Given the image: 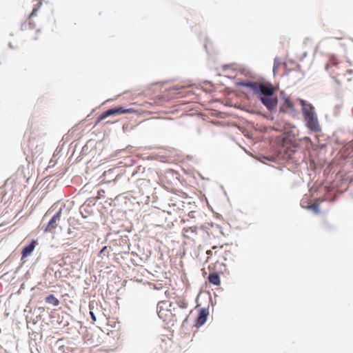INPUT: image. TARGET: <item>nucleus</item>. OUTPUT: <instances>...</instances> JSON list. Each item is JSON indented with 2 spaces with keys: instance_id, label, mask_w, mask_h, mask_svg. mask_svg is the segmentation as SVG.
Wrapping results in <instances>:
<instances>
[{
  "instance_id": "1",
  "label": "nucleus",
  "mask_w": 353,
  "mask_h": 353,
  "mask_svg": "<svg viewBox=\"0 0 353 353\" xmlns=\"http://www.w3.org/2000/svg\"><path fill=\"white\" fill-rule=\"evenodd\" d=\"M252 92L260 102L270 112L276 110L279 99L273 85L268 81H255Z\"/></svg>"
},
{
  "instance_id": "2",
  "label": "nucleus",
  "mask_w": 353,
  "mask_h": 353,
  "mask_svg": "<svg viewBox=\"0 0 353 353\" xmlns=\"http://www.w3.org/2000/svg\"><path fill=\"white\" fill-rule=\"evenodd\" d=\"M299 100L301 105L302 114L306 127L312 132H321V128L313 105L305 100L301 99H299Z\"/></svg>"
},
{
  "instance_id": "3",
  "label": "nucleus",
  "mask_w": 353,
  "mask_h": 353,
  "mask_svg": "<svg viewBox=\"0 0 353 353\" xmlns=\"http://www.w3.org/2000/svg\"><path fill=\"white\" fill-rule=\"evenodd\" d=\"M132 112V109L125 108L122 106H118L113 108H110L105 110L102 114L99 117V121L103 120L105 118L115 114H128Z\"/></svg>"
},
{
  "instance_id": "4",
  "label": "nucleus",
  "mask_w": 353,
  "mask_h": 353,
  "mask_svg": "<svg viewBox=\"0 0 353 353\" xmlns=\"http://www.w3.org/2000/svg\"><path fill=\"white\" fill-rule=\"evenodd\" d=\"M62 210L60 209L57 212H56L52 217L49 221L48 223L44 228L45 232H52V230H55L57 223V221L60 220L61 214Z\"/></svg>"
},
{
  "instance_id": "5",
  "label": "nucleus",
  "mask_w": 353,
  "mask_h": 353,
  "mask_svg": "<svg viewBox=\"0 0 353 353\" xmlns=\"http://www.w3.org/2000/svg\"><path fill=\"white\" fill-rule=\"evenodd\" d=\"M208 315L209 312L208 309L201 308L196 319V326L201 327L206 322Z\"/></svg>"
},
{
  "instance_id": "6",
  "label": "nucleus",
  "mask_w": 353,
  "mask_h": 353,
  "mask_svg": "<svg viewBox=\"0 0 353 353\" xmlns=\"http://www.w3.org/2000/svg\"><path fill=\"white\" fill-rule=\"evenodd\" d=\"M37 242L36 240H32L30 243L25 246L21 252V260L30 256L35 249Z\"/></svg>"
},
{
  "instance_id": "7",
  "label": "nucleus",
  "mask_w": 353,
  "mask_h": 353,
  "mask_svg": "<svg viewBox=\"0 0 353 353\" xmlns=\"http://www.w3.org/2000/svg\"><path fill=\"white\" fill-rule=\"evenodd\" d=\"M208 281L214 285H219L221 283L220 276L217 272H212L208 275Z\"/></svg>"
},
{
  "instance_id": "8",
  "label": "nucleus",
  "mask_w": 353,
  "mask_h": 353,
  "mask_svg": "<svg viewBox=\"0 0 353 353\" xmlns=\"http://www.w3.org/2000/svg\"><path fill=\"white\" fill-rule=\"evenodd\" d=\"M46 302L48 304L52 305L53 306H57L59 304V301L54 296V294H49L46 298Z\"/></svg>"
},
{
  "instance_id": "9",
  "label": "nucleus",
  "mask_w": 353,
  "mask_h": 353,
  "mask_svg": "<svg viewBox=\"0 0 353 353\" xmlns=\"http://www.w3.org/2000/svg\"><path fill=\"white\" fill-rule=\"evenodd\" d=\"M254 83H255V81H241L237 82L236 85H239V86L248 88H250L252 91V89H253L254 85Z\"/></svg>"
},
{
  "instance_id": "10",
  "label": "nucleus",
  "mask_w": 353,
  "mask_h": 353,
  "mask_svg": "<svg viewBox=\"0 0 353 353\" xmlns=\"http://www.w3.org/2000/svg\"><path fill=\"white\" fill-rule=\"evenodd\" d=\"M65 316L66 317V319H64V315L62 316L61 320L60 319V316H59L58 322L60 325H63V327L68 326L70 325V322L68 321V319L70 318V316L68 314H65Z\"/></svg>"
},
{
  "instance_id": "11",
  "label": "nucleus",
  "mask_w": 353,
  "mask_h": 353,
  "mask_svg": "<svg viewBox=\"0 0 353 353\" xmlns=\"http://www.w3.org/2000/svg\"><path fill=\"white\" fill-rule=\"evenodd\" d=\"M282 63V60L281 58L276 57L274 59V65H273V72L274 74H276L277 69Z\"/></svg>"
},
{
  "instance_id": "12",
  "label": "nucleus",
  "mask_w": 353,
  "mask_h": 353,
  "mask_svg": "<svg viewBox=\"0 0 353 353\" xmlns=\"http://www.w3.org/2000/svg\"><path fill=\"white\" fill-rule=\"evenodd\" d=\"M284 98V101H285V106L289 108V109H291L292 110H294V104L292 103V101H290V99L289 98H286V97H283Z\"/></svg>"
},
{
  "instance_id": "13",
  "label": "nucleus",
  "mask_w": 353,
  "mask_h": 353,
  "mask_svg": "<svg viewBox=\"0 0 353 353\" xmlns=\"http://www.w3.org/2000/svg\"><path fill=\"white\" fill-rule=\"evenodd\" d=\"M308 208L312 210L315 214H319L320 212L319 203H315L313 205L308 206Z\"/></svg>"
},
{
  "instance_id": "14",
  "label": "nucleus",
  "mask_w": 353,
  "mask_h": 353,
  "mask_svg": "<svg viewBox=\"0 0 353 353\" xmlns=\"http://www.w3.org/2000/svg\"><path fill=\"white\" fill-rule=\"evenodd\" d=\"M90 315L93 321H97V316H96L95 314L94 313V312L90 311Z\"/></svg>"
},
{
  "instance_id": "15",
  "label": "nucleus",
  "mask_w": 353,
  "mask_h": 353,
  "mask_svg": "<svg viewBox=\"0 0 353 353\" xmlns=\"http://www.w3.org/2000/svg\"><path fill=\"white\" fill-rule=\"evenodd\" d=\"M341 107H342L341 104L336 105L334 107V112H336V111H339L340 109L341 108Z\"/></svg>"
},
{
  "instance_id": "16",
  "label": "nucleus",
  "mask_w": 353,
  "mask_h": 353,
  "mask_svg": "<svg viewBox=\"0 0 353 353\" xmlns=\"http://www.w3.org/2000/svg\"><path fill=\"white\" fill-rule=\"evenodd\" d=\"M36 13H37V12H35V10H32L31 14H30V17L35 16L37 14Z\"/></svg>"
},
{
  "instance_id": "17",
  "label": "nucleus",
  "mask_w": 353,
  "mask_h": 353,
  "mask_svg": "<svg viewBox=\"0 0 353 353\" xmlns=\"http://www.w3.org/2000/svg\"><path fill=\"white\" fill-rule=\"evenodd\" d=\"M107 249V247L106 246H104L101 250L100 251V253H103V252H105V250Z\"/></svg>"
},
{
  "instance_id": "18",
  "label": "nucleus",
  "mask_w": 353,
  "mask_h": 353,
  "mask_svg": "<svg viewBox=\"0 0 353 353\" xmlns=\"http://www.w3.org/2000/svg\"><path fill=\"white\" fill-rule=\"evenodd\" d=\"M206 253H207L208 255H212V252L211 250H208L206 252Z\"/></svg>"
},
{
  "instance_id": "19",
  "label": "nucleus",
  "mask_w": 353,
  "mask_h": 353,
  "mask_svg": "<svg viewBox=\"0 0 353 353\" xmlns=\"http://www.w3.org/2000/svg\"><path fill=\"white\" fill-rule=\"evenodd\" d=\"M39 9V6L34 8V9H33V10H35V12H37V10H38Z\"/></svg>"
},
{
  "instance_id": "20",
  "label": "nucleus",
  "mask_w": 353,
  "mask_h": 353,
  "mask_svg": "<svg viewBox=\"0 0 353 353\" xmlns=\"http://www.w3.org/2000/svg\"><path fill=\"white\" fill-rule=\"evenodd\" d=\"M280 110H281V112H285L284 107H283V106H281V107Z\"/></svg>"
},
{
  "instance_id": "21",
  "label": "nucleus",
  "mask_w": 353,
  "mask_h": 353,
  "mask_svg": "<svg viewBox=\"0 0 353 353\" xmlns=\"http://www.w3.org/2000/svg\"><path fill=\"white\" fill-rule=\"evenodd\" d=\"M71 232H72V231H71V229H70V228H68V234H71Z\"/></svg>"
},
{
  "instance_id": "22",
  "label": "nucleus",
  "mask_w": 353,
  "mask_h": 353,
  "mask_svg": "<svg viewBox=\"0 0 353 353\" xmlns=\"http://www.w3.org/2000/svg\"><path fill=\"white\" fill-rule=\"evenodd\" d=\"M9 47H10V48H13V46H12V43H9Z\"/></svg>"
},
{
  "instance_id": "23",
  "label": "nucleus",
  "mask_w": 353,
  "mask_h": 353,
  "mask_svg": "<svg viewBox=\"0 0 353 353\" xmlns=\"http://www.w3.org/2000/svg\"><path fill=\"white\" fill-rule=\"evenodd\" d=\"M306 56H307V52H304V54H303V57H306Z\"/></svg>"
},
{
  "instance_id": "24",
  "label": "nucleus",
  "mask_w": 353,
  "mask_h": 353,
  "mask_svg": "<svg viewBox=\"0 0 353 353\" xmlns=\"http://www.w3.org/2000/svg\"><path fill=\"white\" fill-rule=\"evenodd\" d=\"M226 67H228V65H224L223 68L225 69Z\"/></svg>"
}]
</instances>
